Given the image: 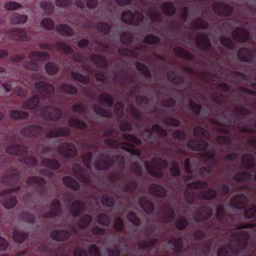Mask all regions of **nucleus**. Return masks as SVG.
<instances>
[{
	"label": "nucleus",
	"mask_w": 256,
	"mask_h": 256,
	"mask_svg": "<svg viewBox=\"0 0 256 256\" xmlns=\"http://www.w3.org/2000/svg\"><path fill=\"white\" fill-rule=\"evenodd\" d=\"M214 153L213 151H206L200 153V156L206 158V164L208 166L200 169L199 172L192 171L190 168V160L187 158L184 162V168L186 172V178L188 179L196 178L198 176H204L206 174L210 173L211 171V166L216 165L218 162L214 159Z\"/></svg>",
	"instance_id": "1"
},
{
	"label": "nucleus",
	"mask_w": 256,
	"mask_h": 256,
	"mask_svg": "<svg viewBox=\"0 0 256 256\" xmlns=\"http://www.w3.org/2000/svg\"><path fill=\"white\" fill-rule=\"evenodd\" d=\"M166 161L159 158H154L150 164L148 162H145V166L148 172L150 175L157 178L162 176V169L166 167Z\"/></svg>",
	"instance_id": "2"
},
{
	"label": "nucleus",
	"mask_w": 256,
	"mask_h": 256,
	"mask_svg": "<svg viewBox=\"0 0 256 256\" xmlns=\"http://www.w3.org/2000/svg\"><path fill=\"white\" fill-rule=\"evenodd\" d=\"M40 114L46 120L56 121L62 116V110L59 108L48 106L42 108Z\"/></svg>",
	"instance_id": "3"
},
{
	"label": "nucleus",
	"mask_w": 256,
	"mask_h": 256,
	"mask_svg": "<svg viewBox=\"0 0 256 256\" xmlns=\"http://www.w3.org/2000/svg\"><path fill=\"white\" fill-rule=\"evenodd\" d=\"M46 56H48V58H50V56L46 52H32L28 55V58L30 62L24 63L23 66L27 69L36 70L38 68V62L41 58H44Z\"/></svg>",
	"instance_id": "4"
},
{
	"label": "nucleus",
	"mask_w": 256,
	"mask_h": 256,
	"mask_svg": "<svg viewBox=\"0 0 256 256\" xmlns=\"http://www.w3.org/2000/svg\"><path fill=\"white\" fill-rule=\"evenodd\" d=\"M106 144L110 146L114 147H118L121 146L122 149L136 156H140V150L134 148V146L130 144L128 142H119L116 140H113L110 138H107L104 140Z\"/></svg>",
	"instance_id": "5"
},
{
	"label": "nucleus",
	"mask_w": 256,
	"mask_h": 256,
	"mask_svg": "<svg viewBox=\"0 0 256 256\" xmlns=\"http://www.w3.org/2000/svg\"><path fill=\"white\" fill-rule=\"evenodd\" d=\"M216 194V192L213 190H208L206 191H204L200 193L198 196L194 192L190 190L186 192L185 196L186 200L190 204H192V202L194 200L196 197L198 196L201 198L206 200H210L214 198Z\"/></svg>",
	"instance_id": "6"
},
{
	"label": "nucleus",
	"mask_w": 256,
	"mask_h": 256,
	"mask_svg": "<svg viewBox=\"0 0 256 256\" xmlns=\"http://www.w3.org/2000/svg\"><path fill=\"white\" fill-rule=\"evenodd\" d=\"M10 37L13 40L27 42L31 40L30 36L22 29L15 28L6 32Z\"/></svg>",
	"instance_id": "7"
},
{
	"label": "nucleus",
	"mask_w": 256,
	"mask_h": 256,
	"mask_svg": "<svg viewBox=\"0 0 256 256\" xmlns=\"http://www.w3.org/2000/svg\"><path fill=\"white\" fill-rule=\"evenodd\" d=\"M143 18V14L138 12H136L134 14L130 10H128L122 14V21L134 25H137Z\"/></svg>",
	"instance_id": "8"
},
{
	"label": "nucleus",
	"mask_w": 256,
	"mask_h": 256,
	"mask_svg": "<svg viewBox=\"0 0 256 256\" xmlns=\"http://www.w3.org/2000/svg\"><path fill=\"white\" fill-rule=\"evenodd\" d=\"M58 153L62 156L71 158L75 156L76 154V149L75 146L71 143H62L58 148Z\"/></svg>",
	"instance_id": "9"
},
{
	"label": "nucleus",
	"mask_w": 256,
	"mask_h": 256,
	"mask_svg": "<svg viewBox=\"0 0 256 256\" xmlns=\"http://www.w3.org/2000/svg\"><path fill=\"white\" fill-rule=\"evenodd\" d=\"M42 127L38 125H28L23 128L20 131V134L25 137H37L42 132Z\"/></svg>",
	"instance_id": "10"
},
{
	"label": "nucleus",
	"mask_w": 256,
	"mask_h": 256,
	"mask_svg": "<svg viewBox=\"0 0 256 256\" xmlns=\"http://www.w3.org/2000/svg\"><path fill=\"white\" fill-rule=\"evenodd\" d=\"M161 212L163 216L160 218V220L168 222L174 220L175 214L172 208L169 204L164 206L162 208Z\"/></svg>",
	"instance_id": "11"
},
{
	"label": "nucleus",
	"mask_w": 256,
	"mask_h": 256,
	"mask_svg": "<svg viewBox=\"0 0 256 256\" xmlns=\"http://www.w3.org/2000/svg\"><path fill=\"white\" fill-rule=\"evenodd\" d=\"M60 212V203L57 200H54L52 201L50 204V211L48 212H42L41 216L42 218L53 217L58 215Z\"/></svg>",
	"instance_id": "12"
},
{
	"label": "nucleus",
	"mask_w": 256,
	"mask_h": 256,
	"mask_svg": "<svg viewBox=\"0 0 256 256\" xmlns=\"http://www.w3.org/2000/svg\"><path fill=\"white\" fill-rule=\"evenodd\" d=\"M6 150L7 153L10 154L22 155L26 152L28 148L23 145L12 144L8 146Z\"/></svg>",
	"instance_id": "13"
},
{
	"label": "nucleus",
	"mask_w": 256,
	"mask_h": 256,
	"mask_svg": "<svg viewBox=\"0 0 256 256\" xmlns=\"http://www.w3.org/2000/svg\"><path fill=\"white\" fill-rule=\"evenodd\" d=\"M73 170L76 176L80 180L88 182L90 181V177L88 173L86 170H84L80 165L75 164L73 166Z\"/></svg>",
	"instance_id": "14"
},
{
	"label": "nucleus",
	"mask_w": 256,
	"mask_h": 256,
	"mask_svg": "<svg viewBox=\"0 0 256 256\" xmlns=\"http://www.w3.org/2000/svg\"><path fill=\"white\" fill-rule=\"evenodd\" d=\"M232 36L235 40L244 42L248 38L249 34L246 30L242 28H236L234 31Z\"/></svg>",
	"instance_id": "15"
},
{
	"label": "nucleus",
	"mask_w": 256,
	"mask_h": 256,
	"mask_svg": "<svg viewBox=\"0 0 256 256\" xmlns=\"http://www.w3.org/2000/svg\"><path fill=\"white\" fill-rule=\"evenodd\" d=\"M112 159L106 156L100 157V159L94 162V166L98 170H104L108 168L112 164Z\"/></svg>",
	"instance_id": "16"
},
{
	"label": "nucleus",
	"mask_w": 256,
	"mask_h": 256,
	"mask_svg": "<svg viewBox=\"0 0 256 256\" xmlns=\"http://www.w3.org/2000/svg\"><path fill=\"white\" fill-rule=\"evenodd\" d=\"M213 9L216 13L222 16H228L232 12V8L224 4H214Z\"/></svg>",
	"instance_id": "17"
},
{
	"label": "nucleus",
	"mask_w": 256,
	"mask_h": 256,
	"mask_svg": "<svg viewBox=\"0 0 256 256\" xmlns=\"http://www.w3.org/2000/svg\"><path fill=\"white\" fill-rule=\"evenodd\" d=\"M34 87L38 91L44 92L47 94L54 92V90L52 85L44 82H35Z\"/></svg>",
	"instance_id": "18"
},
{
	"label": "nucleus",
	"mask_w": 256,
	"mask_h": 256,
	"mask_svg": "<svg viewBox=\"0 0 256 256\" xmlns=\"http://www.w3.org/2000/svg\"><path fill=\"white\" fill-rule=\"evenodd\" d=\"M69 134V129L68 128H54L50 130L46 134V137L54 138L66 136Z\"/></svg>",
	"instance_id": "19"
},
{
	"label": "nucleus",
	"mask_w": 256,
	"mask_h": 256,
	"mask_svg": "<svg viewBox=\"0 0 256 256\" xmlns=\"http://www.w3.org/2000/svg\"><path fill=\"white\" fill-rule=\"evenodd\" d=\"M139 204L146 213L150 214L153 212L154 205L150 198L142 197L139 200Z\"/></svg>",
	"instance_id": "20"
},
{
	"label": "nucleus",
	"mask_w": 256,
	"mask_h": 256,
	"mask_svg": "<svg viewBox=\"0 0 256 256\" xmlns=\"http://www.w3.org/2000/svg\"><path fill=\"white\" fill-rule=\"evenodd\" d=\"M70 234L66 230H54L50 234L51 238L56 241H63L69 237Z\"/></svg>",
	"instance_id": "21"
},
{
	"label": "nucleus",
	"mask_w": 256,
	"mask_h": 256,
	"mask_svg": "<svg viewBox=\"0 0 256 256\" xmlns=\"http://www.w3.org/2000/svg\"><path fill=\"white\" fill-rule=\"evenodd\" d=\"M40 102L38 96H34L22 104V108L25 110H31L36 108Z\"/></svg>",
	"instance_id": "22"
},
{
	"label": "nucleus",
	"mask_w": 256,
	"mask_h": 256,
	"mask_svg": "<svg viewBox=\"0 0 256 256\" xmlns=\"http://www.w3.org/2000/svg\"><path fill=\"white\" fill-rule=\"evenodd\" d=\"M248 234L246 230L241 231L238 236H234L233 238L234 241L238 243L240 248H244L248 239Z\"/></svg>",
	"instance_id": "23"
},
{
	"label": "nucleus",
	"mask_w": 256,
	"mask_h": 256,
	"mask_svg": "<svg viewBox=\"0 0 256 256\" xmlns=\"http://www.w3.org/2000/svg\"><path fill=\"white\" fill-rule=\"evenodd\" d=\"M238 56L241 61L250 62L252 59L254 54L250 49L243 48L239 50Z\"/></svg>",
	"instance_id": "24"
},
{
	"label": "nucleus",
	"mask_w": 256,
	"mask_h": 256,
	"mask_svg": "<svg viewBox=\"0 0 256 256\" xmlns=\"http://www.w3.org/2000/svg\"><path fill=\"white\" fill-rule=\"evenodd\" d=\"M8 115L11 119L20 120L26 118L28 116V114L21 110H12L8 112Z\"/></svg>",
	"instance_id": "25"
},
{
	"label": "nucleus",
	"mask_w": 256,
	"mask_h": 256,
	"mask_svg": "<svg viewBox=\"0 0 256 256\" xmlns=\"http://www.w3.org/2000/svg\"><path fill=\"white\" fill-rule=\"evenodd\" d=\"M9 20L12 24H23L28 20V16L26 15L21 14L19 13H14L10 16Z\"/></svg>",
	"instance_id": "26"
},
{
	"label": "nucleus",
	"mask_w": 256,
	"mask_h": 256,
	"mask_svg": "<svg viewBox=\"0 0 256 256\" xmlns=\"http://www.w3.org/2000/svg\"><path fill=\"white\" fill-rule=\"evenodd\" d=\"M149 191L150 194L158 197H164L166 196V190L162 186L156 184H152L149 186Z\"/></svg>",
	"instance_id": "27"
},
{
	"label": "nucleus",
	"mask_w": 256,
	"mask_h": 256,
	"mask_svg": "<svg viewBox=\"0 0 256 256\" xmlns=\"http://www.w3.org/2000/svg\"><path fill=\"white\" fill-rule=\"evenodd\" d=\"M196 44L202 50H207L210 46L208 37L202 34L196 36Z\"/></svg>",
	"instance_id": "28"
},
{
	"label": "nucleus",
	"mask_w": 256,
	"mask_h": 256,
	"mask_svg": "<svg viewBox=\"0 0 256 256\" xmlns=\"http://www.w3.org/2000/svg\"><path fill=\"white\" fill-rule=\"evenodd\" d=\"M246 201V198L244 195L238 194L233 198L230 202V204L238 209H242L244 207L240 206H239L244 205Z\"/></svg>",
	"instance_id": "29"
},
{
	"label": "nucleus",
	"mask_w": 256,
	"mask_h": 256,
	"mask_svg": "<svg viewBox=\"0 0 256 256\" xmlns=\"http://www.w3.org/2000/svg\"><path fill=\"white\" fill-rule=\"evenodd\" d=\"M212 214L211 210L209 208H202L198 210V214L195 216V219L198 220H202L210 218Z\"/></svg>",
	"instance_id": "30"
},
{
	"label": "nucleus",
	"mask_w": 256,
	"mask_h": 256,
	"mask_svg": "<svg viewBox=\"0 0 256 256\" xmlns=\"http://www.w3.org/2000/svg\"><path fill=\"white\" fill-rule=\"evenodd\" d=\"M40 163L44 166L52 170H56L60 166V163L54 158H44L42 160Z\"/></svg>",
	"instance_id": "31"
},
{
	"label": "nucleus",
	"mask_w": 256,
	"mask_h": 256,
	"mask_svg": "<svg viewBox=\"0 0 256 256\" xmlns=\"http://www.w3.org/2000/svg\"><path fill=\"white\" fill-rule=\"evenodd\" d=\"M208 144V143L204 141L198 142L196 140H191L188 143V147L193 150H205Z\"/></svg>",
	"instance_id": "32"
},
{
	"label": "nucleus",
	"mask_w": 256,
	"mask_h": 256,
	"mask_svg": "<svg viewBox=\"0 0 256 256\" xmlns=\"http://www.w3.org/2000/svg\"><path fill=\"white\" fill-rule=\"evenodd\" d=\"M84 206L82 202H75L70 207V212L73 216H76L83 210Z\"/></svg>",
	"instance_id": "33"
},
{
	"label": "nucleus",
	"mask_w": 256,
	"mask_h": 256,
	"mask_svg": "<svg viewBox=\"0 0 256 256\" xmlns=\"http://www.w3.org/2000/svg\"><path fill=\"white\" fill-rule=\"evenodd\" d=\"M194 135L198 140H204L208 138V134L201 127L194 128Z\"/></svg>",
	"instance_id": "34"
},
{
	"label": "nucleus",
	"mask_w": 256,
	"mask_h": 256,
	"mask_svg": "<svg viewBox=\"0 0 256 256\" xmlns=\"http://www.w3.org/2000/svg\"><path fill=\"white\" fill-rule=\"evenodd\" d=\"M63 182L66 186L72 190H78L80 187L78 183L71 177L67 176L64 177Z\"/></svg>",
	"instance_id": "35"
},
{
	"label": "nucleus",
	"mask_w": 256,
	"mask_h": 256,
	"mask_svg": "<svg viewBox=\"0 0 256 256\" xmlns=\"http://www.w3.org/2000/svg\"><path fill=\"white\" fill-rule=\"evenodd\" d=\"M57 31L61 34L65 36H71L74 34V32L68 25L60 24L56 27Z\"/></svg>",
	"instance_id": "36"
},
{
	"label": "nucleus",
	"mask_w": 256,
	"mask_h": 256,
	"mask_svg": "<svg viewBox=\"0 0 256 256\" xmlns=\"http://www.w3.org/2000/svg\"><path fill=\"white\" fill-rule=\"evenodd\" d=\"M44 68L48 74H56L59 69L58 66L54 62H48L46 64Z\"/></svg>",
	"instance_id": "37"
},
{
	"label": "nucleus",
	"mask_w": 256,
	"mask_h": 256,
	"mask_svg": "<svg viewBox=\"0 0 256 256\" xmlns=\"http://www.w3.org/2000/svg\"><path fill=\"white\" fill-rule=\"evenodd\" d=\"M254 178V176L247 173L243 172L236 174L234 176V179L236 181L242 182L245 181H249ZM254 178L256 181V174L254 176Z\"/></svg>",
	"instance_id": "38"
},
{
	"label": "nucleus",
	"mask_w": 256,
	"mask_h": 256,
	"mask_svg": "<svg viewBox=\"0 0 256 256\" xmlns=\"http://www.w3.org/2000/svg\"><path fill=\"white\" fill-rule=\"evenodd\" d=\"M69 125L71 126L83 129L86 127V124L83 121L75 118H70L68 120Z\"/></svg>",
	"instance_id": "39"
},
{
	"label": "nucleus",
	"mask_w": 256,
	"mask_h": 256,
	"mask_svg": "<svg viewBox=\"0 0 256 256\" xmlns=\"http://www.w3.org/2000/svg\"><path fill=\"white\" fill-rule=\"evenodd\" d=\"M27 234L18 230L16 229L14 230L12 232V238L14 242H22L26 238Z\"/></svg>",
	"instance_id": "40"
},
{
	"label": "nucleus",
	"mask_w": 256,
	"mask_h": 256,
	"mask_svg": "<svg viewBox=\"0 0 256 256\" xmlns=\"http://www.w3.org/2000/svg\"><path fill=\"white\" fill-rule=\"evenodd\" d=\"M28 186H43L45 184V182L41 178L38 177H30L26 182Z\"/></svg>",
	"instance_id": "41"
},
{
	"label": "nucleus",
	"mask_w": 256,
	"mask_h": 256,
	"mask_svg": "<svg viewBox=\"0 0 256 256\" xmlns=\"http://www.w3.org/2000/svg\"><path fill=\"white\" fill-rule=\"evenodd\" d=\"M174 52L177 56L185 58L187 60H192L194 58L193 55L186 52L184 50L180 48H174Z\"/></svg>",
	"instance_id": "42"
},
{
	"label": "nucleus",
	"mask_w": 256,
	"mask_h": 256,
	"mask_svg": "<svg viewBox=\"0 0 256 256\" xmlns=\"http://www.w3.org/2000/svg\"><path fill=\"white\" fill-rule=\"evenodd\" d=\"M243 165L246 168H251L254 164V162L251 154H246L242 156V159Z\"/></svg>",
	"instance_id": "43"
},
{
	"label": "nucleus",
	"mask_w": 256,
	"mask_h": 256,
	"mask_svg": "<svg viewBox=\"0 0 256 256\" xmlns=\"http://www.w3.org/2000/svg\"><path fill=\"white\" fill-rule=\"evenodd\" d=\"M55 47L58 51L66 54L72 52V49L69 46L63 42H57Z\"/></svg>",
	"instance_id": "44"
},
{
	"label": "nucleus",
	"mask_w": 256,
	"mask_h": 256,
	"mask_svg": "<svg viewBox=\"0 0 256 256\" xmlns=\"http://www.w3.org/2000/svg\"><path fill=\"white\" fill-rule=\"evenodd\" d=\"M17 202L14 196H11L3 202L4 206L7 209H10L14 207Z\"/></svg>",
	"instance_id": "45"
},
{
	"label": "nucleus",
	"mask_w": 256,
	"mask_h": 256,
	"mask_svg": "<svg viewBox=\"0 0 256 256\" xmlns=\"http://www.w3.org/2000/svg\"><path fill=\"white\" fill-rule=\"evenodd\" d=\"M92 220V217L89 215H86L82 217L78 222V226L80 228L86 227Z\"/></svg>",
	"instance_id": "46"
},
{
	"label": "nucleus",
	"mask_w": 256,
	"mask_h": 256,
	"mask_svg": "<svg viewBox=\"0 0 256 256\" xmlns=\"http://www.w3.org/2000/svg\"><path fill=\"white\" fill-rule=\"evenodd\" d=\"M21 7V4L16 2H7L4 4V8L7 11L16 10Z\"/></svg>",
	"instance_id": "47"
},
{
	"label": "nucleus",
	"mask_w": 256,
	"mask_h": 256,
	"mask_svg": "<svg viewBox=\"0 0 256 256\" xmlns=\"http://www.w3.org/2000/svg\"><path fill=\"white\" fill-rule=\"evenodd\" d=\"M162 9L164 12L168 15L173 14L176 10L175 8L173 6L172 4L170 2L164 4L162 6Z\"/></svg>",
	"instance_id": "48"
},
{
	"label": "nucleus",
	"mask_w": 256,
	"mask_h": 256,
	"mask_svg": "<svg viewBox=\"0 0 256 256\" xmlns=\"http://www.w3.org/2000/svg\"><path fill=\"white\" fill-rule=\"evenodd\" d=\"M99 102L101 104H106L108 107H110L112 105V99L108 94H102L98 98Z\"/></svg>",
	"instance_id": "49"
},
{
	"label": "nucleus",
	"mask_w": 256,
	"mask_h": 256,
	"mask_svg": "<svg viewBox=\"0 0 256 256\" xmlns=\"http://www.w3.org/2000/svg\"><path fill=\"white\" fill-rule=\"evenodd\" d=\"M41 26L46 30H50L54 28V23L52 20L48 18L42 20L40 22Z\"/></svg>",
	"instance_id": "50"
},
{
	"label": "nucleus",
	"mask_w": 256,
	"mask_h": 256,
	"mask_svg": "<svg viewBox=\"0 0 256 256\" xmlns=\"http://www.w3.org/2000/svg\"><path fill=\"white\" fill-rule=\"evenodd\" d=\"M60 90L62 92L69 94H74L77 92L74 86L66 84H64L60 86Z\"/></svg>",
	"instance_id": "51"
},
{
	"label": "nucleus",
	"mask_w": 256,
	"mask_h": 256,
	"mask_svg": "<svg viewBox=\"0 0 256 256\" xmlns=\"http://www.w3.org/2000/svg\"><path fill=\"white\" fill-rule=\"evenodd\" d=\"M72 76L74 78L78 80L80 82L83 84H87L90 82V78L88 76H82L78 73H76L74 72H72Z\"/></svg>",
	"instance_id": "52"
},
{
	"label": "nucleus",
	"mask_w": 256,
	"mask_h": 256,
	"mask_svg": "<svg viewBox=\"0 0 256 256\" xmlns=\"http://www.w3.org/2000/svg\"><path fill=\"white\" fill-rule=\"evenodd\" d=\"M98 222L104 226H108L110 223V218L106 214H100L98 218Z\"/></svg>",
	"instance_id": "53"
},
{
	"label": "nucleus",
	"mask_w": 256,
	"mask_h": 256,
	"mask_svg": "<svg viewBox=\"0 0 256 256\" xmlns=\"http://www.w3.org/2000/svg\"><path fill=\"white\" fill-rule=\"evenodd\" d=\"M168 79L174 84H178L182 82V78L180 76H176L173 72H169L167 74Z\"/></svg>",
	"instance_id": "54"
},
{
	"label": "nucleus",
	"mask_w": 256,
	"mask_h": 256,
	"mask_svg": "<svg viewBox=\"0 0 256 256\" xmlns=\"http://www.w3.org/2000/svg\"><path fill=\"white\" fill-rule=\"evenodd\" d=\"M187 186L188 189L202 188L207 186V184L202 182H195L188 184Z\"/></svg>",
	"instance_id": "55"
},
{
	"label": "nucleus",
	"mask_w": 256,
	"mask_h": 256,
	"mask_svg": "<svg viewBox=\"0 0 256 256\" xmlns=\"http://www.w3.org/2000/svg\"><path fill=\"white\" fill-rule=\"evenodd\" d=\"M18 175V172L17 171H14V172L9 174L8 176L3 178L2 179V183L5 184L6 186H10L11 185V184L10 182H8V181L12 180Z\"/></svg>",
	"instance_id": "56"
},
{
	"label": "nucleus",
	"mask_w": 256,
	"mask_h": 256,
	"mask_svg": "<svg viewBox=\"0 0 256 256\" xmlns=\"http://www.w3.org/2000/svg\"><path fill=\"white\" fill-rule=\"evenodd\" d=\"M92 154L90 152L85 154L82 156L83 162L88 168L91 167L92 164Z\"/></svg>",
	"instance_id": "57"
},
{
	"label": "nucleus",
	"mask_w": 256,
	"mask_h": 256,
	"mask_svg": "<svg viewBox=\"0 0 256 256\" xmlns=\"http://www.w3.org/2000/svg\"><path fill=\"white\" fill-rule=\"evenodd\" d=\"M233 251L229 247H222L218 251V256H231Z\"/></svg>",
	"instance_id": "58"
},
{
	"label": "nucleus",
	"mask_w": 256,
	"mask_h": 256,
	"mask_svg": "<svg viewBox=\"0 0 256 256\" xmlns=\"http://www.w3.org/2000/svg\"><path fill=\"white\" fill-rule=\"evenodd\" d=\"M217 142L220 145L225 146L226 148H229L231 144L230 140L224 136H219L217 138Z\"/></svg>",
	"instance_id": "59"
},
{
	"label": "nucleus",
	"mask_w": 256,
	"mask_h": 256,
	"mask_svg": "<svg viewBox=\"0 0 256 256\" xmlns=\"http://www.w3.org/2000/svg\"><path fill=\"white\" fill-rule=\"evenodd\" d=\"M102 202L104 206L110 207L114 204V200L112 197L104 195L102 198Z\"/></svg>",
	"instance_id": "60"
},
{
	"label": "nucleus",
	"mask_w": 256,
	"mask_h": 256,
	"mask_svg": "<svg viewBox=\"0 0 256 256\" xmlns=\"http://www.w3.org/2000/svg\"><path fill=\"white\" fill-rule=\"evenodd\" d=\"M92 60L100 66L106 65V62L104 58L98 56H94L92 58Z\"/></svg>",
	"instance_id": "61"
},
{
	"label": "nucleus",
	"mask_w": 256,
	"mask_h": 256,
	"mask_svg": "<svg viewBox=\"0 0 256 256\" xmlns=\"http://www.w3.org/2000/svg\"><path fill=\"white\" fill-rule=\"evenodd\" d=\"M122 137L124 140L130 142L138 144L141 142L140 140L134 136L128 134H124Z\"/></svg>",
	"instance_id": "62"
},
{
	"label": "nucleus",
	"mask_w": 256,
	"mask_h": 256,
	"mask_svg": "<svg viewBox=\"0 0 256 256\" xmlns=\"http://www.w3.org/2000/svg\"><path fill=\"white\" fill-rule=\"evenodd\" d=\"M170 243L174 246L176 251H179L182 248V242L180 238H174L170 242Z\"/></svg>",
	"instance_id": "63"
},
{
	"label": "nucleus",
	"mask_w": 256,
	"mask_h": 256,
	"mask_svg": "<svg viewBox=\"0 0 256 256\" xmlns=\"http://www.w3.org/2000/svg\"><path fill=\"white\" fill-rule=\"evenodd\" d=\"M176 224L177 228L179 229H182L186 226L188 222L184 218L181 217L177 219L176 222Z\"/></svg>",
	"instance_id": "64"
}]
</instances>
